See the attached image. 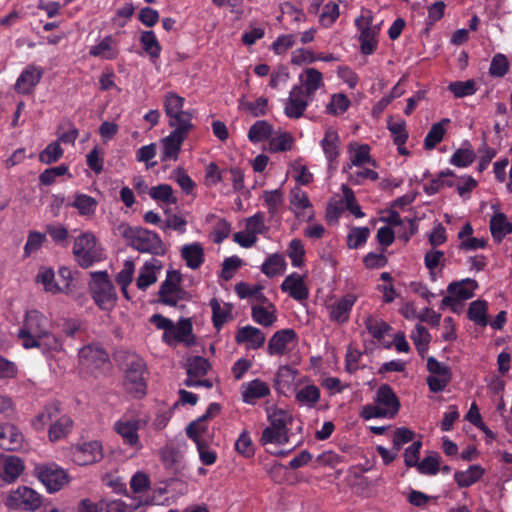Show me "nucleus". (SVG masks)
<instances>
[{"instance_id":"nucleus-1","label":"nucleus","mask_w":512,"mask_h":512,"mask_svg":"<svg viewBox=\"0 0 512 512\" xmlns=\"http://www.w3.org/2000/svg\"><path fill=\"white\" fill-rule=\"evenodd\" d=\"M127 245L140 253H147L153 256H164L167 247L161 237L154 231L140 226L122 224L118 227Z\"/></svg>"},{"instance_id":"nucleus-2","label":"nucleus","mask_w":512,"mask_h":512,"mask_svg":"<svg viewBox=\"0 0 512 512\" xmlns=\"http://www.w3.org/2000/svg\"><path fill=\"white\" fill-rule=\"evenodd\" d=\"M400 401L392 387L381 384L376 390L374 403L362 406L360 417L364 420L373 418H394L400 410Z\"/></svg>"},{"instance_id":"nucleus-3","label":"nucleus","mask_w":512,"mask_h":512,"mask_svg":"<svg viewBox=\"0 0 512 512\" xmlns=\"http://www.w3.org/2000/svg\"><path fill=\"white\" fill-rule=\"evenodd\" d=\"M182 274L179 270L168 269L165 280L161 283L158 291V302L177 307L180 301L190 300V293L182 285Z\"/></svg>"},{"instance_id":"nucleus-4","label":"nucleus","mask_w":512,"mask_h":512,"mask_svg":"<svg viewBox=\"0 0 512 512\" xmlns=\"http://www.w3.org/2000/svg\"><path fill=\"white\" fill-rule=\"evenodd\" d=\"M73 254L76 262L82 268H89L103 259V252L95 236L91 233H82L74 240Z\"/></svg>"},{"instance_id":"nucleus-5","label":"nucleus","mask_w":512,"mask_h":512,"mask_svg":"<svg viewBox=\"0 0 512 512\" xmlns=\"http://www.w3.org/2000/svg\"><path fill=\"white\" fill-rule=\"evenodd\" d=\"M92 283L90 285L91 295L95 304L101 310L112 309L117 301L115 287L109 279L106 271L91 273Z\"/></svg>"},{"instance_id":"nucleus-6","label":"nucleus","mask_w":512,"mask_h":512,"mask_svg":"<svg viewBox=\"0 0 512 512\" xmlns=\"http://www.w3.org/2000/svg\"><path fill=\"white\" fill-rule=\"evenodd\" d=\"M4 504L12 510L35 512L43 505V496L28 486H19L6 494Z\"/></svg>"},{"instance_id":"nucleus-7","label":"nucleus","mask_w":512,"mask_h":512,"mask_svg":"<svg viewBox=\"0 0 512 512\" xmlns=\"http://www.w3.org/2000/svg\"><path fill=\"white\" fill-rule=\"evenodd\" d=\"M185 99L175 92H167L164 96L163 106L166 116L169 118L170 127H193L192 113L184 111Z\"/></svg>"},{"instance_id":"nucleus-8","label":"nucleus","mask_w":512,"mask_h":512,"mask_svg":"<svg viewBox=\"0 0 512 512\" xmlns=\"http://www.w3.org/2000/svg\"><path fill=\"white\" fill-rule=\"evenodd\" d=\"M34 475L49 493L58 492L69 482L67 471L55 463L36 465Z\"/></svg>"},{"instance_id":"nucleus-9","label":"nucleus","mask_w":512,"mask_h":512,"mask_svg":"<svg viewBox=\"0 0 512 512\" xmlns=\"http://www.w3.org/2000/svg\"><path fill=\"white\" fill-rule=\"evenodd\" d=\"M48 328H50V321L42 312L36 309L29 310L25 313L23 325L18 332V339L24 347L26 342L34 341Z\"/></svg>"},{"instance_id":"nucleus-10","label":"nucleus","mask_w":512,"mask_h":512,"mask_svg":"<svg viewBox=\"0 0 512 512\" xmlns=\"http://www.w3.org/2000/svg\"><path fill=\"white\" fill-rule=\"evenodd\" d=\"M145 372L146 365L142 359H134L128 364L124 386L126 391L134 398H142L146 394Z\"/></svg>"},{"instance_id":"nucleus-11","label":"nucleus","mask_w":512,"mask_h":512,"mask_svg":"<svg viewBox=\"0 0 512 512\" xmlns=\"http://www.w3.org/2000/svg\"><path fill=\"white\" fill-rule=\"evenodd\" d=\"M173 130L170 134L161 140V155L162 162L176 161L179 157L181 147L188 137L193 127H172Z\"/></svg>"},{"instance_id":"nucleus-12","label":"nucleus","mask_w":512,"mask_h":512,"mask_svg":"<svg viewBox=\"0 0 512 512\" xmlns=\"http://www.w3.org/2000/svg\"><path fill=\"white\" fill-rule=\"evenodd\" d=\"M355 26L360 31V50L363 55H372L378 46L377 35L379 28L372 25V17L359 16L355 19Z\"/></svg>"},{"instance_id":"nucleus-13","label":"nucleus","mask_w":512,"mask_h":512,"mask_svg":"<svg viewBox=\"0 0 512 512\" xmlns=\"http://www.w3.org/2000/svg\"><path fill=\"white\" fill-rule=\"evenodd\" d=\"M221 406L216 402H212L207 407L205 413L198 417L196 420L191 421L185 431L186 435L193 442H203L206 441L205 436L208 433V424L207 421L214 418L220 413Z\"/></svg>"},{"instance_id":"nucleus-14","label":"nucleus","mask_w":512,"mask_h":512,"mask_svg":"<svg viewBox=\"0 0 512 512\" xmlns=\"http://www.w3.org/2000/svg\"><path fill=\"white\" fill-rule=\"evenodd\" d=\"M312 97L306 95L302 86L295 85L285 103L284 113L290 119H299L304 115Z\"/></svg>"},{"instance_id":"nucleus-15","label":"nucleus","mask_w":512,"mask_h":512,"mask_svg":"<svg viewBox=\"0 0 512 512\" xmlns=\"http://www.w3.org/2000/svg\"><path fill=\"white\" fill-rule=\"evenodd\" d=\"M44 70L42 67L30 64L27 65L16 80L14 89L18 94L29 95L35 90L43 77Z\"/></svg>"},{"instance_id":"nucleus-16","label":"nucleus","mask_w":512,"mask_h":512,"mask_svg":"<svg viewBox=\"0 0 512 512\" xmlns=\"http://www.w3.org/2000/svg\"><path fill=\"white\" fill-rule=\"evenodd\" d=\"M79 361L82 366L93 371L109 364V355L101 345L89 344L80 349Z\"/></svg>"},{"instance_id":"nucleus-17","label":"nucleus","mask_w":512,"mask_h":512,"mask_svg":"<svg viewBox=\"0 0 512 512\" xmlns=\"http://www.w3.org/2000/svg\"><path fill=\"white\" fill-rule=\"evenodd\" d=\"M297 333L292 328L276 331L268 341L267 354L270 356H283L289 352V345L297 341Z\"/></svg>"},{"instance_id":"nucleus-18","label":"nucleus","mask_w":512,"mask_h":512,"mask_svg":"<svg viewBox=\"0 0 512 512\" xmlns=\"http://www.w3.org/2000/svg\"><path fill=\"white\" fill-rule=\"evenodd\" d=\"M140 422L139 419L121 418L114 424V430L122 437L123 443L137 450L142 448L138 434Z\"/></svg>"},{"instance_id":"nucleus-19","label":"nucleus","mask_w":512,"mask_h":512,"mask_svg":"<svg viewBox=\"0 0 512 512\" xmlns=\"http://www.w3.org/2000/svg\"><path fill=\"white\" fill-rule=\"evenodd\" d=\"M102 457V445L96 440L78 444L73 449V460L81 466L93 464L100 461Z\"/></svg>"},{"instance_id":"nucleus-20","label":"nucleus","mask_w":512,"mask_h":512,"mask_svg":"<svg viewBox=\"0 0 512 512\" xmlns=\"http://www.w3.org/2000/svg\"><path fill=\"white\" fill-rule=\"evenodd\" d=\"M282 292L288 293V295L298 302H303L309 297V289L304 282L303 276L293 272L288 275L280 285Z\"/></svg>"},{"instance_id":"nucleus-21","label":"nucleus","mask_w":512,"mask_h":512,"mask_svg":"<svg viewBox=\"0 0 512 512\" xmlns=\"http://www.w3.org/2000/svg\"><path fill=\"white\" fill-rule=\"evenodd\" d=\"M265 340V333L251 325L240 327L235 334V342L238 345L245 344L247 349L257 350L264 345Z\"/></svg>"},{"instance_id":"nucleus-22","label":"nucleus","mask_w":512,"mask_h":512,"mask_svg":"<svg viewBox=\"0 0 512 512\" xmlns=\"http://www.w3.org/2000/svg\"><path fill=\"white\" fill-rule=\"evenodd\" d=\"M357 301V296L348 293L329 306V318L331 321L343 324L349 321L350 313Z\"/></svg>"},{"instance_id":"nucleus-23","label":"nucleus","mask_w":512,"mask_h":512,"mask_svg":"<svg viewBox=\"0 0 512 512\" xmlns=\"http://www.w3.org/2000/svg\"><path fill=\"white\" fill-rule=\"evenodd\" d=\"M269 385L261 379H254L242 384V400L244 403L254 405L260 399L270 395Z\"/></svg>"},{"instance_id":"nucleus-24","label":"nucleus","mask_w":512,"mask_h":512,"mask_svg":"<svg viewBox=\"0 0 512 512\" xmlns=\"http://www.w3.org/2000/svg\"><path fill=\"white\" fill-rule=\"evenodd\" d=\"M25 349L38 348L44 354L60 352L63 349V343L61 339L53 334L48 328L44 333L38 336L37 339L24 344Z\"/></svg>"},{"instance_id":"nucleus-25","label":"nucleus","mask_w":512,"mask_h":512,"mask_svg":"<svg viewBox=\"0 0 512 512\" xmlns=\"http://www.w3.org/2000/svg\"><path fill=\"white\" fill-rule=\"evenodd\" d=\"M23 471L24 463L17 456L8 455L0 460V478L6 483L15 482Z\"/></svg>"},{"instance_id":"nucleus-26","label":"nucleus","mask_w":512,"mask_h":512,"mask_svg":"<svg viewBox=\"0 0 512 512\" xmlns=\"http://www.w3.org/2000/svg\"><path fill=\"white\" fill-rule=\"evenodd\" d=\"M350 153V162L343 166V171L346 172L353 166L360 167L366 163L376 167V161L371 158L370 147L367 144H350L348 147Z\"/></svg>"},{"instance_id":"nucleus-27","label":"nucleus","mask_w":512,"mask_h":512,"mask_svg":"<svg viewBox=\"0 0 512 512\" xmlns=\"http://www.w3.org/2000/svg\"><path fill=\"white\" fill-rule=\"evenodd\" d=\"M74 421L67 415H58L48 428V438L51 442L55 443L66 438L73 429Z\"/></svg>"},{"instance_id":"nucleus-28","label":"nucleus","mask_w":512,"mask_h":512,"mask_svg":"<svg viewBox=\"0 0 512 512\" xmlns=\"http://www.w3.org/2000/svg\"><path fill=\"white\" fill-rule=\"evenodd\" d=\"M61 405L57 401L47 403L31 420V426L36 431H44L46 426L60 414Z\"/></svg>"},{"instance_id":"nucleus-29","label":"nucleus","mask_w":512,"mask_h":512,"mask_svg":"<svg viewBox=\"0 0 512 512\" xmlns=\"http://www.w3.org/2000/svg\"><path fill=\"white\" fill-rule=\"evenodd\" d=\"M339 144L340 137L337 131L332 128L327 129L320 145L330 168L334 167V164L337 162V158L339 156Z\"/></svg>"},{"instance_id":"nucleus-30","label":"nucleus","mask_w":512,"mask_h":512,"mask_svg":"<svg viewBox=\"0 0 512 512\" xmlns=\"http://www.w3.org/2000/svg\"><path fill=\"white\" fill-rule=\"evenodd\" d=\"M479 287L478 282L472 278H465L460 281H453L447 287L448 294H453L457 301H464L474 297L475 290Z\"/></svg>"},{"instance_id":"nucleus-31","label":"nucleus","mask_w":512,"mask_h":512,"mask_svg":"<svg viewBox=\"0 0 512 512\" xmlns=\"http://www.w3.org/2000/svg\"><path fill=\"white\" fill-rule=\"evenodd\" d=\"M180 252L182 259L190 269L200 268L205 261L204 249L199 242L183 245Z\"/></svg>"},{"instance_id":"nucleus-32","label":"nucleus","mask_w":512,"mask_h":512,"mask_svg":"<svg viewBox=\"0 0 512 512\" xmlns=\"http://www.w3.org/2000/svg\"><path fill=\"white\" fill-rule=\"evenodd\" d=\"M89 54L104 60H115L119 55L117 42L111 35H107L98 44L90 48Z\"/></svg>"},{"instance_id":"nucleus-33","label":"nucleus","mask_w":512,"mask_h":512,"mask_svg":"<svg viewBox=\"0 0 512 512\" xmlns=\"http://www.w3.org/2000/svg\"><path fill=\"white\" fill-rule=\"evenodd\" d=\"M162 268V264L159 260L153 258L147 261L141 268L139 275L136 280V286L138 289L145 291L149 286L157 281L156 271Z\"/></svg>"},{"instance_id":"nucleus-34","label":"nucleus","mask_w":512,"mask_h":512,"mask_svg":"<svg viewBox=\"0 0 512 512\" xmlns=\"http://www.w3.org/2000/svg\"><path fill=\"white\" fill-rule=\"evenodd\" d=\"M490 231L493 240L501 243L506 235L512 233V222L508 221L504 213H496L490 219Z\"/></svg>"},{"instance_id":"nucleus-35","label":"nucleus","mask_w":512,"mask_h":512,"mask_svg":"<svg viewBox=\"0 0 512 512\" xmlns=\"http://www.w3.org/2000/svg\"><path fill=\"white\" fill-rule=\"evenodd\" d=\"M321 397L320 389L315 384L299 387L295 392V400L307 408H314Z\"/></svg>"},{"instance_id":"nucleus-36","label":"nucleus","mask_w":512,"mask_h":512,"mask_svg":"<svg viewBox=\"0 0 512 512\" xmlns=\"http://www.w3.org/2000/svg\"><path fill=\"white\" fill-rule=\"evenodd\" d=\"M36 282L41 284L44 290L51 294H58L65 290L66 287H60L55 280V272L52 268L41 266L36 274Z\"/></svg>"},{"instance_id":"nucleus-37","label":"nucleus","mask_w":512,"mask_h":512,"mask_svg":"<svg viewBox=\"0 0 512 512\" xmlns=\"http://www.w3.org/2000/svg\"><path fill=\"white\" fill-rule=\"evenodd\" d=\"M287 262L283 254L274 253L269 255L261 265V272L267 277L272 278L283 274L286 271Z\"/></svg>"},{"instance_id":"nucleus-38","label":"nucleus","mask_w":512,"mask_h":512,"mask_svg":"<svg viewBox=\"0 0 512 512\" xmlns=\"http://www.w3.org/2000/svg\"><path fill=\"white\" fill-rule=\"evenodd\" d=\"M485 470L480 465H471L465 471H456L454 480L460 488H468L484 475Z\"/></svg>"},{"instance_id":"nucleus-39","label":"nucleus","mask_w":512,"mask_h":512,"mask_svg":"<svg viewBox=\"0 0 512 512\" xmlns=\"http://www.w3.org/2000/svg\"><path fill=\"white\" fill-rule=\"evenodd\" d=\"M142 49L154 61L160 57L162 47L152 30L142 31L139 38Z\"/></svg>"},{"instance_id":"nucleus-40","label":"nucleus","mask_w":512,"mask_h":512,"mask_svg":"<svg viewBox=\"0 0 512 512\" xmlns=\"http://www.w3.org/2000/svg\"><path fill=\"white\" fill-rule=\"evenodd\" d=\"M304 73L305 78L300 77L302 82L300 86L303 87L306 95L313 97L315 92L324 85L322 73L315 68H307Z\"/></svg>"},{"instance_id":"nucleus-41","label":"nucleus","mask_w":512,"mask_h":512,"mask_svg":"<svg viewBox=\"0 0 512 512\" xmlns=\"http://www.w3.org/2000/svg\"><path fill=\"white\" fill-rule=\"evenodd\" d=\"M488 304L485 300H475L469 304L467 317L470 321L481 327L488 325Z\"/></svg>"},{"instance_id":"nucleus-42","label":"nucleus","mask_w":512,"mask_h":512,"mask_svg":"<svg viewBox=\"0 0 512 512\" xmlns=\"http://www.w3.org/2000/svg\"><path fill=\"white\" fill-rule=\"evenodd\" d=\"M449 123V118H443L441 121L432 125L424 139V148L426 150L434 149L442 141L446 133L445 126Z\"/></svg>"},{"instance_id":"nucleus-43","label":"nucleus","mask_w":512,"mask_h":512,"mask_svg":"<svg viewBox=\"0 0 512 512\" xmlns=\"http://www.w3.org/2000/svg\"><path fill=\"white\" fill-rule=\"evenodd\" d=\"M270 308L271 310L261 305L252 306L251 317L253 321L263 327L272 326L276 322L277 316L275 315L274 305L270 304Z\"/></svg>"},{"instance_id":"nucleus-44","label":"nucleus","mask_w":512,"mask_h":512,"mask_svg":"<svg viewBox=\"0 0 512 512\" xmlns=\"http://www.w3.org/2000/svg\"><path fill=\"white\" fill-rule=\"evenodd\" d=\"M273 133V126L265 120L256 121L248 131V139L252 143L268 140Z\"/></svg>"},{"instance_id":"nucleus-45","label":"nucleus","mask_w":512,"mask_h":512,"mask_svg":"<svg viewBox=\"0 0 512 512\" xmlns=\"http://www.w3.org/2000/svg\"><path fill=\"white\" fill-rule=\"evenodd\" d=\"M239 108L248 112L253 117L265 116L268 111V99L259 97L255 101H246L244 97L239 100Z\"/></svg>"},{"instance_id":"nucleus-46","label":"nucleus","mask_w":512,"mask_h":512,"mask_svg":"<svg viewBox=\"0 0 512 512\" xmlns=\"http://www.w3.org/2000/svg\"><path fill=\"white\" fill-rule=\"evenodd\" d=\"M234 290L240 299L255 298L260 302L268 301L262 293L263 287L261 285L250 286L246 282H239L235 285Z\"/></svg>"},{"instance_id":"nucleus-47","label":"nucleus","mask_w":512,"mask_h":512,"mask_svg":"<svg viewBox=\"0 0 512 512\" xmlns=\"http://www.w3.org/2000/svg\"><path fill=\"white\" fill-rule=\"evenodd\" d=\"M148 194L153 200L166 205L176 204L177 202L176 197L173 195V188L169 184L153 186L149 189Z\"/></svg>"},{"instance_id":"nucleus-48","label":"nucleus","mask_w":512,"mask_h":512,"mask_svg":"<svg viewBox=\"0 0 512 512\" xmlns=\"http://www.w3.org/2000/svg\"><path fill=\"white\" fill-rule=\"evenodd\" d=\"M261 445L267 444L285 445L289 442V434L281 430H276L271 426H267L263 429L260 437Z\"/></svg>"},{"instance_id":"nucleus-49","label":"nucleus","mask_w":512,"mask_h":512,"mask_svg":"<svg viewBox=\"0 0 512 512\" xmlns=\"http://www.w3.org/2000/svg\"><path fill=\"white\" fill-rule=\"evenodd\" d=\"M465 144L470 146L468 141ZM476 158V154L471 147L457 149L450 158V164L459 168L470 166Z\"/></svg>"},{"instance_id":"nucleus-50","label":"nucleus","mask_w":512,"mask_h":512,"mask_svg":"<svg viewBox=\"0 0 512 512\" xmlns=\"http://www.w3.org/2000/svg\"><path fill=\"white\" fill-rule=\"evenodd\" d=\"M269 426L289 434L288 424L292 421L291 414L281 408L268 413Z\"/></svg>"},{"instance_id":"nucleus-51","label":"nucleus","mask_w":512,"mask_h":512,"mask_svg":"<svg viewBox=\"0 0 512 512\" xmlns=\"http://www.w3.org/2000/svg\"><path fill=\"white\" fill-rule=\"evenodd\" d=\"M387 129L390 131L393 142L396 146L405 145L408 139L405 120L392 121V116L387 121Z\"/></svg>"},{"instance_id":"nucleus-52","label":"nucleus","mask_w":512,"mask_h":512,"mask_svg":"<svg viewBox=\"0 0 512 512\" xmlns=\"http://www.w3.org/2000/svg\"><path fill=\"white\" fill-rule=\"evenodd\" d=\"M228 179V170L220 169L215 162H211L205 169V185L209 187L216 186Z\"/></svg>"},{"instance_id":"nucleus-53","label":"nucleus","mask_w":512,"mask_h":512,"mask_svg":"<svg viewBox=\"0 0 512 512\" xmlns=\"http://www.w3.org/2000/svg\"><path fill=\"white\" fill-rule=\"evenodd\" d=\"M447 88L455 98L471 96L477 91L476 82L473 79L450 82Z\"/></svg>"},{"instance_id":"nucleus-54","label":"nucleus","mask_w":512,"mask_h":512,"mask_svg":"<svg viewBox=\"0 0 512 512\" xmlns=\"http://www.w3.org/2000/svg\"><path fill=\"white\" fill-rule=\"evenodd\" d=\"M365 326L368 333L376 340L381 341L385 334L391 329V326L382 319L369 316L365 320Z\"/></svg>"},{"instance_id":"nucleus-55","label":"nucleus","mask_w":512,"mask_h":512,"mask_svg":"<svg viewBox=\"0 0 512 512\" xmlns=\"http://www.w3.org/2000/svg\"><path fill=\"white\" fill-rule=\"evenodd\" d=\"M210 367V363L207 359L201 356H194L188 360L187 375L190 378L203 377L207 374Z\"/></svg>"},{"instance_id":"nucleus-56","label":"nucleus","mask_w":512,"mask_h":512,"mask_svg":"<svg viewBox=\"0 0 512 512\" xmlns=\"http://www.w3.org/2000/svg\"><path fill=\"white\" fill-rule=\"evenodd\" d=\"M72 206L76 208L80 215L88 216L94 214L97 208V201L86 194H76Z\"/></svg>"},{"instance_id":"nucleus-57","label":"nucleus","mask_w":512,"mask_h":512,"mask_svg":"<svg viewBox=\"0 0 512 512\" xmlns=\"http://www.w3.org/2000/svg\"><path fill=\"white\" fill-rule=\"evenodd\" d=\"M209 305L212 310L213 326L217 331H220L227 321V318L230 314V309L227 307H222L216 298H212Z\"/></svg>"},{"instance_id":"nucleus-58","label":"nucleus","mask_w":512,"mask_h":512,"mask_svg":"<svg viewBox=\"0 0 512 512\" xmlns=\"http://www.w3.org/2000/svg\"><path fill=\"white\" fill-rule=\"evenodd\" d=\"M287 255L290 258L293 267H301L303 265L305 249L300 239L294 238L290 241L287 249Z\"/></svg>"},{"instance_id":"nucleus-59","label":"nucleus","mask_w":512,"mask_h":512,"mask_svg":"<svg viewBox=\"0 0 512 512\" xmlns=\"http://www.w3.org/2000/svg\"><path fill=\"white\" fill-rule=\"evenodd\" d=\"M369 236V228L354 227L347 235V245L350 249H358L367 242Z\"/></svg>"},{"instance_id":"nucleus-60","label":"nucleus","mask_w":512,"mask_h":512,"mask_svg":"<svg viewBox=\"0 0 512 512\" xmlns=\"http://www.w3.org/2000/svg\"><path fill=\"white\" fill-rule=\"evenodd\" d=\"M509 67L508 58L502 53H497L491 60L489 74L492 77L502 78L508 73Z\"/></svg>"},{"instance_id":"nucleus-61","label":"nucleus","mask_w":512,"mask_h":512,"mask_svg":"<svg viewBox=\"0 0 512 512\" xmlns=\"http://www.w3.org/2000/svg\"><path fill=\"white\" fill-rule=\"evenodd\" d=\"M293 138L288 132H283L269 140L268 150L271 153L285 152L292 148Z\"/></svg>"},{"instance_id":"nucleus-62","label":"nucleus","mask_w":512,"mask_h":512,"mask_svg":"<svg viewBox=\"0 0 512 512\" xmlns=\"http://www.w3.org/2000/svg\"><path fill=\"white\" fill-rule=\"evenodd\" d=\"M46 241V235L38 231H30L24 246V257H29L41 249Z\"/></svg>"},{"instance_id":"nucleus-63","label":"nucleus","mask_w":512,"mask_h":512,"mask_svg":"<svg viewBox=\"0 0 512 512\" xmlns=\"http://www.w3.org/2000/svg\"><path fill=\"white\" fill-rule=\"evenodd\" d=\"M64 150L59 142H52L39 154V161L44 164L57 162L63 156Z\"/></svg>"},{"instance_id":"nucleus-64","label":"nucleus","mask_w":512,"mask_h":512,"mask_svg":"<svg viewBox=\"0 0 512 512\" xmlns=\"http://www.w3.org/2000/svg\"><path fill=\"white\" fill-rule=\"evenodd\" d=\"M351 105L349 98L343 93L332 95L331 102L327 106V112L332 115L345 113Z\"/></svg>"}]
</instances>
